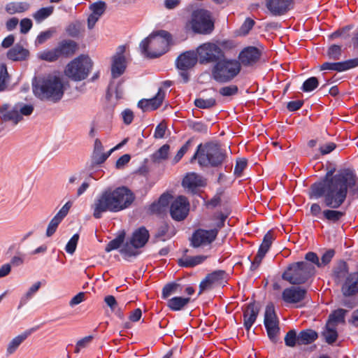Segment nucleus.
I'll list each match as a JSON object with an SVG mask.
<instances>
[{"mask_svg":"<svg viewBox=\"0 0 358 358\" xmlns=\"http://www.w3.org/2000/svg\"><path fill=\"white\" fill-rule=\"evenodd\" d=\"M335 255V251L332 249H330L326 251L322 256L321 262H320V264H321V267L328 264L332 259Z\"/></svg>","mask_w":358,"mask_h":358,"instance_id":"63","label":"nucleus"},{"mask_svg":"<svg viewBox=\"0 0 358 358\" xmlns=\"http://www.w3.org/2000/svg\"><path fill=\"white\" fill-rule=\"evenodd\" d=\"M41 285V282H35L27 291L25 296L21 299L20 305L24 304L28 299H29L34 294H35Z\"/></svg>","mask_w":358,"mask_h":358,"instance_id":"55","label":"nucleus"},{"mask_svg":"<svg viewBox=\"0 0 358 358\" xmlns=\"http://www.w3.org/2000/svg\"><path fill=\"white\" fill-rule=\"evenodd\" d=\"M201 179L196 173L187 174L182 180V185L184 187L193 190L201 185Z\"/></svg>","mask_w":358,"mask_h":358,"instance_id":"32","label":"nucleus"},{"mask_svg":"<svg viewBox=\"0 0 358 358\" xmlns=\"http://www.w3.org/2000/svg\"><path fill=\"white\" fill-rule=\"evenodd\" d=\"M32 88L34 95L39 99L54 103L60 101L64 94L62 79L53 74L35 77L32 81Z\"/></svg>","mask_w":358,"mask_h":358,"instance_id":"3","label":"nucleus"},{"mask_svg":"<svg viewBox=\"0 0 358 358\" xmlns=\"http://www.w3.org/2000/svg\"><path fill=\"white\" fill-rule=\"evenodd\" d=\"M190 301L189 297L175 296L168 300L167 306L173 311H179Z\"/></svg>","mask_w":358,"mask_h":358,"instance_id":"31","label":"nucleus"},{"mask_svg":"<svg viewBox=\"0 0 358 358\" xmlns=\"http://www.w3.org/2000/svg\"><path fill=\"white\" fill-rule=\"evenodd\" d=\"M227 159L226 150L216 142L206 143L203 145V152L199 157V165L203 167L217 168Z\"/></svg>","mask_w":358,"mask_h":358,"instance_id":"8","label":"nucleus"},{"mask_svg":"<svg viewBox=\"0 0 358 358\" xmlns=\"http://www.w3.org/2000/svg\"><path fill=\"white\" fill-rule=\"evenodd\" d=\"M126 238V231L123 230H120L117 232V236L115 238L108 242L105 248V251L106 252H110L113 250H117L119 248H122L123 245L124 244V241Z\"/></svg>","mask_w":358,"mask_h":358,"instance_id":"28","label":"nucleus"},{"mask_svg":"<svg viewBox=\"0 0 358 358\" xmlns=\"http://www.w3.org/2000/svg\"><path fill=\"white\" fill-rule=\"evenodd\" d=\"M265 328L266 329V332H267L268 338L272 341H275L277 336L280 331L278 324L275 323V324H273L271 325L268 324L267 326H265Z\"/></svg>","mask_w":358,"mask_h":358,"instance_id":"53","label":"nucleus"},{"mask_svg":"<svg viewBox=\"0 0 358 358\" xmlns=\"http://www.w3.org/2000/svg\"><path fill=\"white\" fill-rule=\"evenodd\" d=\"M198 61L194 51H186L180 54L176 60L177 69L180 71H187L194 67Z\"/></svg>","mask_w":358,"mask_h":358,"instance_id":"19","label":"nucleus"},{"mask_svg":"<svg viewBox=\"0 0 358 358\" xmlns=\"http://www.w3.org/2000/svg\"><path fill=\"white\" fill-rule=\"evenodd\" d=\"M164 96L165 92L162 88H159L155 96L148 99L150 110L157 109L162 105Z\"/></svg>","mask_w":358,"mask_h":358,"instance_id":"41","label":"nucleus"},{"mask_svg":"<svg viewBox=\"0 0 358 358\" xmlns=\"http://www.w3.org/2000/svg\"><path fill=\"white\" fill-rule=\"evenodd\" d=\"M80 24L78 22L70 24L66 31L69 36L77 37L80 34Z\"/></svg>","mask_w":358,"mask_h":358,"instance_id":"58","label":"nucleus"},{"mask_svg":"<svg viewBox=\"0 0 358 358\" xmlns=\"http://www.w3.org/2000/svg\"><path fill=\"white\" fill-rule=\"evenodd\" d=\"M179 287V284L173 282L166 284L162 291V298L168 299L171 295L177 292Z\"/></svg>","mask_w":358,"mask_h":358,"instance_id":"46","label":"nucleus"},{"mask_svg":"<svg viewBox=\"0 0 358 358\" xmlns=\"http://www.w3.org/2000/svg\"><path fill=\"white\" fill-rule=\"evenodd\" d=\"M177 232L174 225H160L153 235V242L166 241Z\"/></svg>","mask_w":358,"mask_h":358,"instance_id":"24","label":"nucleus"},{"mask_svg":"<svg viewBox=\"0 0 358 358\" xmlns=\"http://www.w3.org/2000/svg\"><path fill=\"white\" fill-rule=\"evenodd\" d=\"M31 334L30 331H26L23 332L22 334L15 336L13 338L10 342L8 343L7 349H6V354L7 355H10L13 354L18 347L22 343L23 341H24Z\"/></svg>","mask_w":358,"mask_h":358,"instance_id":"30","label":"nucleus"},{"mask_svg":"<svg viewBox=\"0 0 358 358\" xmlns=\"http://www.w3.org/2000/svg\"><path fill=\"white\" fill-rule=\"evenodd\" d=\"M103 150V146L101 141L96 138L94 141V150L91 156V163L90 165L91 169L103 164L113 152V150H110L108 152L104 153Z\"/></svg>","mask_w":358,"mask_h":358,"instance_id":"20","label":"nucleus"},{"mask_svg":"<svg viewBox=\"0 0 358 358\" xmlns=\"http://www.w3.org/2000/svg\"><path fill=\"white\" fill-rule=\"evenodd\" d=\"M150 236L149 231L144 226L136 229L120 249V253L127 260L136 257L141 253V249L148 243Z\"/></svg>","mask_w":358,"mask_h":358,"instance_id":"5","label":"nucleus"},{"mask_svg":"<svg viewBox=\"0 0 358 358\" xmlns=\"http://www.w3.org/2000/svg\"><path fill=\"white\" fill-rule=\"evenodd\" d=\"M34 106L31 104H25L23 103H17L13 108L1 115V119L4 122L13 121L14 124L22 120V116H29L34 111Z\"/></svg>","mask_w":358,"mask_h":358,"instance_id":"14","label":"nucleus"},{"mask_svg":"<svg viewBox=\"0 0 358 358\" xmlns=\"http://www.w3.org/2000/svg\"><path fill=\"white\" fill-rule=\"evenodd\" d=\"M357 66L358 57L341 62H324L320 66V69L321 71L331 70L338 72H341L356 67Z\"/></svg>","mask_w":358,"mask_h":358,"instance_id":"21","label":"nucleus"},{"mask_svg":"<svg viewBox=\"0 0 358 358\" xmlns=\"http://www.w3.org/2000/svg\"><path fill=\"white\" fill-rule=\"evenodd\" d=\"M259 312V307L255 302L248 304L243 311V326L246 331H249L255 322Z\"/></svg>","mask_w":358,"mask_h":358,"instance_id":"22","label":"nucleus"},{"mask_svg":"<svg viewBox=\"0 0 358 358\" xmlns=\"http://www.w3.org/2000/svg\"><path fill=\"white\" fill-rule=\"evenodd\" d=\"M189 212V203L185 196H178L171 203L169 213L175 222H182L188 215Z\"/></svg>","mask_w":358,"mask_h":358,"instance_id":"13","label":"nucleus"},{"mask_svg":"<svg viewBox=\"0 0 358 358\" xmlns=\"http://www.w3.org/2000/svg\"><path fill=\"white\" fill-rule=\"evenodd\" d=\"M125 47L120 45L117 48L116 54L113 57L111 66V75L113 78L120 77L125 71L126 59L124 55Z\"/></svg>","mask_w":358,"mask_h":358,"instance_id":"16","label":"nucleus"},{"mask_svg":"<svg viewBox=\"0 0 358 358\" xmlns=\"http://www.w3.org/2000/svg\"><path fill=\"white\" fill-rule=\"evenodd\" d=\"M325 341L329 344L334 343L338 338L336 325L326 324V331L324 332Z\"/></svg>","mask_w":358,"mask_h":358,"instance_id":"40","label":"nucleus"},{"mask_svg":"<svg viewBox=\"0 0 358 358\" xmlns=\"http://www.w3.org/2000/svg\"><path fill=\"white\" fill-rule=\"evenodd\" d=\"M149 210L152 214L162 215L166 213V209L161 206L157 201L153 202L149 207Z\"/></svg>","mask_w":358,"mask_h":358,"instance_id":"61","label":"nucleus"},{"mask_svg":"<svg viewBox=\"0 0 358 358\" xmlns=\"http://www.w3.org/2000/svg\"><path fill=\"white\" fill-rule=\"evenodd\" d=\"M28 8V5L25 3L10 2L6 6V10L10 15L23 13Z\"/></svg>","mask_w":358,"mask_h":358,"instance_id":"39","label":"nucleus"},{"mask_svg":"<svg viewBox=\"0 0 358 358\" xmlns=\"http://www.w3.org/2000/svg\"><path fill=\"white\" fill-rule=\"evenodd\" d=\"M266 7L273 16L285 15L290 9L293 0H265Z\"/></svg>","mask_w":358,"mask_h":358,"instance_id":"17","label":"nucleus"},{"mask_svg":"<svg viewBox=\"0 0 358 358\" xmlns=\"http://www.w3.org/2000/svg\"><path fill=\"white\" fill-rule=\"evenodd\" d=\"M266 252L258 250L254 259L251 262L250 270L254 271L258 268L262 263V259L266 255Z\"/></svg>","mask_w":358,"mask_h":358,"instance_id":"57","label":"nucleus"},{"mask_svg":"<svg viewBox=\"0 0 358 358\" xmlns=\"http://www.w3.org/2000/svg\"><path fill=\"white\" fill-rule=\"evenodd\" d=\"M71 201L66 202L55 217L50 220L49 224H59L63 219L67 215L70 208L72 206Z\"/></svg>","mask_w":358,"mask_h":358,"instance_id":"38","label":"nucleus"},{"mask_svg":"<svg viewBox=\"0 0 358 358\" xmlns=\"http://www.w3.org/2000/svg\"><path fill=\"white\" fill-rule=\"evenodd\" d=\"M327 55L331 59H339L341 57V47L338 45H331L327 50Z\"/></svg>","mask_w":358,"mask_h":358,"instance_id":"50","label":"nucleus"},{"mask_svg":"<svg viewBox=\"0 0 358 358\" xmlns=\"http://www.w3.org/2000/svg\"><path fill=\"white\" fill-rule=\"evenodd\" d=\"M322 215L327 220L336 222L341 220L345 213L335 210H326L323 211Z\"/></svg>","mask_w":358,"mask_h":358,"instance_id":"45","label":"nucleus"},{"mask_svg":"<svg viewBox=\"0 0 358 358\" xmlns=\"http://www.w3.org/2000/svg\"><path fill=\"white\" fill-rule=\"evenodd\" d=\"M318 337L317 333L313 329H308L302 330L297 336L299 345H308L314 342Z\"/></svg>","mask_w":358,"mask_h":358,"instance_id":"29","label":"nucleus"},{"mask_svg":"<svg viewBox=\"0 0 358 358\" xmlns=\"http://www.w3.org/2000/svg\"><path fill=\"white\" fill-rule=\"evenodd\" d=\"M192 143V140L189 139L178 151L176 155L175 156L173 160L176 163L179 162L180 159L183 157V155L186 153V152L188 150L190 145Z\"/></svg>","mask_w":358,"mask_h":358,"instance_id":"62","label":"nucleus"},{"mask_svg":"<svg viewBox=\"0 0 358 358\" xmlns=\"http://www.w3.org/2000/svg\"><path fill=\"white\" fill-rule=\"evenodd\" d=\"M334 173L335 169L329 170L322 180L311 185L308 192L310 199L324 196L326 206L331 208H337L343 203L348 189L358 196V178L354 171L343 169Z\"/></svg>","mask_w":358,"mask_h":358,"instance_id":"1","label":"nucleus"},{"mask_svg":"<svg viewBox=\"0 0 358 358\" xmlns=\"http://www.w3.org/2000/svg\"><path fill=\"white\" fill-rule=\"evenodd\" d=\"M223 225H217V227L210 229H197L189 237V246L192 248H204L210 246L215 241L219 231Z\"/></svg>","mask_w":358,"mask_h":358,"instance_id":"10","label":"nucleus"},{"mask_svg":"<svg viewBox=\"0 0 358 358\" xmlns=\"http://www.w3.org/2000/svg\"><path fill=\"white\" fill-rule=\"evenodd\" d=\"M315 266L307 262H298L289 264L282 274V278L292 285H301L314 275Z\"/></svg>","mask_w":358,"mask_h":358,"instance_id":"7","label":"nucleus"},{"mask_svg":"<svg viewBox=\"0 0 358 358\" xmlns=\"http://www.w3.org/2000/svg\"><path fill=\"white\" fill-rule=\"evenodd\" d=\"M217 104L216 99L210 97L208 99L197 98L194 100V105L199 108L209 109Z\"/></svg>","mask_w":358,"mask_h":358,"instance_id":"44","label":"nucleus"},{"mask_svg":"<svg viewBox=\"0 0 358 358\" xmlns=\"http://www.w3.org/2000/svg\"><path fill=\"white\" fill-rule=\"evenodd\" d=\"M93 336H88L83 338L76 343L75 352L78 353L82 348H86L92 341Z\"/></svg>","mask_w":358,"mask_h":358,"instance_id":"60","label":"nucleus"},{"mask_svg":"<svg viewBox=\"0 0 358 358\" xmlns=\"http://www.w3.org/2000/svg\"><path fill=\"white\" fill-rule=\"evenodd\" d=\"M135 199L134 193L127 187L122 186L113 191L103 192L94 203L93 215L100 218L107 210L118 212L129 207Z\"/></svg>","mask_w":358,"mask_h":358,"instance_id":"2","label":"nucleus"},{"mask_svg":"<svg viewBox=\"0 0 358 358\" xmlns=\"http://www.w3.org/2000/svg\"><path fill=\"white\" fill-rule=\"evenodd\" d=\"M307 290L301 287L292 286L286 288L282 293V299L286 303H297L303 301L306 296Z\"/></svg>","mask_w":358,"mask_h":358,"instance_id":"15","label":"nucleus"},{"mask_svg":"<svg viewBox=\"0 0 358 358\" xmlns=\"http://www.w3.org/2000/svg\"><path fill=\"white\" fill-rule=\"evenodd\" d=\"M20 32L22 34H27L32 27V22L29 18H24L20 21Z\"/></svg>","mask_w":358,"mask_h":358,"instance_id":"64","label":"nucleus"},{"mask_svg":"<svg viewBox=\"0 0 358 358\" xmlns=\"http://www.w3.org/2000/svg\"><path fill=\"white\" fill-rule=\"evenodd\" d=\"M296 332L294 329L289 330L285 336V343L288 347H294L297 343Z\"/></svg>","mask_w":358,"mask_h":358,"instance_id":"49","label":"nucleus"},{"mask_svg":"<svg viewBox=\"0 0 358 358\" xmlns=\"http://www.w3.org/2000/svg\"><path fill=\"white\" fill-rule=\"evenodd\" d=\"M255 24V22L250 17L246 18V20H245V22L240 28L241 33L244 36L247 35L252 29Z\"/></svg>","mask_w":358,"mask_h":358,"instance_id":"59","label":"nucleus"},{"mask_svg":"<svg viewBox=\"0 0 358 358\" xmlns=\"http://www.w3.org/2000/svg\"><path fill=\"white\" fill-rule=\"evenodd\" d=\"M90 8L92 13L101 17L106 9V4L103 1H98L92 3Z\"/></svg>","mask_w":358,"mask_h":358,"instance_id":"48","label":"nucleus"},{"mask_svg":"<svg viewBox=\"0 0 358 358\" xmlns=\"http://www.w3.org/2000/svg\"><path fill=\"white\" fill-rule=\"evenodd\" d=\"M341 291L345 296H350L358 292V272L350 273L345 279Z\"/></svg>","mask_w":358,"mask_h":358,"instance_id":"23","label":"nucleus"},{"mask_svg":"<svg viewBox=\"0 0 358 358\" xmlns=\"http://www.w3.org/2000/svg\"><path fill=\"white\" fill-rule=\"evenodd\" d=\"M208 280L213 285H221L226 281L227 273L224 270H217L206 275Z\"/></svg>","mask_w":358,"mask_h":358,"instance_id":"34","label":"nucleus"},{"mask_svg":"<svg viewBox=\"0 0 358 358\" xmlns=\"http://www.w3.org/2000/svg\"><path fill=\"white\" fill-rule=\"evenodd\" d=\"M238 92V88L235 85L222 87L219 90V93L223 96H231L236 95Z\"/></svg>","mask_w":358,"mask_h":358,"instance_id":"52","label":"nucleus"},{"mask_svg":"<svg viewBox=\"0 0 358 358\" xmlns=\"http://www.w3.org/2000/svg\"><path fill=\"white\" fill-rule=\"evenodd\" d=\"M198 60L201 64H214L224 57V51L217 45L211 43H203L196 49Z\"/></svg>","mask_w":358,"mask_h":358,"instance_id":"12","label":"nucleus"},{"mask_svg":"<svg viewBox=\"0 0 358 358\" xmlns=\"http://www.w3.org/2000/svg\"><path fill=\"white\" fill-rule=\"evenodd\" d=\"M264 323V326H267L268 324L271 325L275 323L278 324V320L275 315L274 306L272 303L267 305L266 307Z\"/></svg>","mask_w":358,"mask_h":358,"instance_id":"35","label":"nucleus"},{"mask_svg":"<svg viewBox=\"0 0 358 358\" xmlns=\"http://www.w3.org/2000/svg\"><path fill=\"white\" fill-rule=\"evenodd\" d=\"M275 238V236L274 235L273 231L272 229L268 231L267 233L264 235L262 242L258 250L267 253L271 248Z\"/></svg>","mask_w":358,"mask_h":358,"instance_id":"37","label":"nucleus"},{"mask_svg":"<svg viewBox=\"0 0 358 358\" xmlns=\"http://www.w3.org/2000/svg\"><path fill=\"white\" fill-rule=\"evenodd\" d=\"M79 235L78 234H75L71 239L68 241L67 244L65 247V250L69 254H73L76 249L78 242Z\"/></svg>","mask_w":358,"mask_h":358,"instance_id":"54","label":"nucleus"},{"mask_svg":"<svg viewBox=\"0 0 358 358\" xmlns=\"http://www.w3.org/2000/svg\"><path fill=\"white\" fill-rule=\"evenodd\" d=\"M8 78V73L7 67L5 64H2L0 69V92H3L6 89V81Z\"/></svg>","mask_w":358,"mask_h":358,"instance_id":"51","label":"nucleus"},{"mask_svg":"<svg viewBox=\"0 0 358 358\" xmlns=\"http://www.w3.org/2000/svg\"><path fill=\"white\" fill-rule=\"evenodd\" d=\"M171 41V36L168 31L154 32L140 43L141 53L148 58L159 57L168 50Z\"/></svg>","mask_w":358,"mask_h":358,"instance_id":"4","label":"nucleus"},{"mask_svg":"<svg viewBox=\"0 0 358 358\" xmlns=\"http://www.w3.org/2000/svg\"><path fill=\"white\" fill-rule=\"evenodd\" d=\"M55 32V30L54 29H50L45 31L41 32L40 34L37 36L36 43L39 45L44 43L46 41L52 36Z\"/></svg>","mask_w":358,"mask_h":358,"instance_id":"56","label":"nucleus"},{"mask_svg":"<svg viewBox=\"0 0 358 358\" xmlns=\"http://www.w3.org/2000/svg\"><path fill=\"white\" fill-rule=\"evenodd\" d=\"M59 57H70L77 50V43L71 40H64L56 47Z\"/></svg>","mask_w":358,"mask_h":358,"instance_id":"25","label":"nucleus"},{"mask_svg":"<svg viewBox=\"0 0 358 358\" xmlns=\"http://www.w3.org/2000/svg\"><path fill=\"white\" fill-rule=\"evenodd\" d=\"M346 313L347 310L343 308L335 310L329 315L327 324L336 326L337 323H345Z\"/></svg>","mask_w":358,"mask_h":358,"instance_id":"33","label":"nucleus"},{"mask_svg":"<svg viewBox=\"0 0 358 358\" xmlns=\"http://www.w3.org/2000/svg\"><path fill=\"white\" fill-rule=\"evenodd\" d=\"M241 70V63L238 60L227 59L224 56L213 66L211 76L216 82L227 83L234 80Z\"/></svg>","mask_w":358,"mask_h":358,"instance_id":"6","label":"nucleus"},{"mask_svg":"<svg viewBox=\"0 0 358 358\" xmlns=\"http://www.w3.org/2000/svg\"><path fill=\"white\" fill-rule=\"evenodd\" d=\"M38 57L41 60L48 62H55L59 58L56 48L52 50H44L39 52L38 54Z\"/></svg>","mask_w":358,"mask_h":358,"instance_id":"42","label":"nucleus"},{"mask_svg":"<svg viewBox=\"0 0 358 358\" xmlns=\"http://www.w3.org/2000/svg\"><path fill=\"white\" fill-rule=\"evenodd\" d=\"M318 85V79L316 77H310L303 82L301 90L304 92H309L317 88Z\"/></svg>","mask_w":358,"mask_h":358,"instance_id":"47","label":"nucleus"},{"mask_svg":"<svg viewBox=\"0 0 358 358\" xmlns=\"http://www.w3.org/2000/svg\"><path fill=\"white\" fill-rule=\"evenodd\" d=\"M261 57L260 50L254 46L245 48L238 55V62L245 66H252L257 63Z\"/></svg>","mask_w":358,"mask_h":358,"instance_id":"18","label":"nucleus"},{"mask_svg":"<svg viewBox=\"0 0 358 358\" xmlns=\"http://www.w3.org/2000/svg\"><path fill=\"white\" fill-rule=\"evenodd\" d=\"M54 11L53 6H48L45 8H41L38 10L33 15L35 20L38 22H41L44 20L49 16H50Z\"/></svg>","mask_w":358,"mask_h":358,"instance_id":"43","label":"nucleus"},{"mask_svg":"<svg viewBox=\"0 0 358 358\" xmlns=\"http://www.w3.org/2000/svg\"><path fill=\"white\" fill-rule=\"evenodd\" d=\"M207 257H208L205 255L185 256L178 259V264L180 267L192 268L202 264Z\"/></svg>","mask_w":358,"mask_h":358,"instance_id":"26","label":"nucleus"},{"mask_svg":"<svg viewBox=\"0 0 358 358\" xmlns=\"http://www.w3.org/2000/svg\"><path fill=\"white\" fill-rule=\"evenodd\" d=\"M29 53L28 50L20 44H16L8 51L7 57L13 61H22L26 59Z\"/></svg>","mask_w":358,"mask_h":358,"instance_id":"27","label":"nucleus"},{"mask_svg":"<svg viewBox=\"0 0 358 358\" xmlns=\"http://www.w3.org/2000/svg\"><path fill=\"white\" fill-rule=\"evenodd\" d=\"M170 146L168 144L162 145L151 157V159L155 163H160L162 161L168 158Z\"/></svg>","mask_w":358,"mask_h":358,"instance_id":"36","label":"nucleus"},{"mask_svg":"<svg viewBox=\"0 0 358 358\" xmlns=\"http://www.w3.org/2000/svg\"><path fill=\"white\" fill-rule=\"evenodd\" d=\"M92 65V59L88 56L82 55L68 64L65 74L74 81H80L88 76Z\"/></svg>","mask_w":358,"mask_h":358,"instance_id":"9","label":"nucleus"},{"mask_svg":"<svg viewBox=\"0 0 358 358\" xmlns=\"http://www.w3.org/2000/svg\"><path fill=\"white\" fill-rule=\"evenodd\" d=\"M190 24L193 31L198 34H208L214 29L210 13L205 9H197L193 11Z\"/></svg>","mask_w":358,"mask_h":358,"instance_id":"11","label":"nucleus"}]
</instances>
